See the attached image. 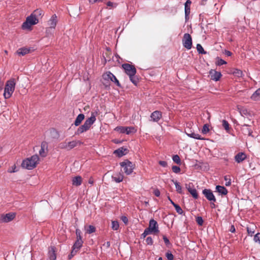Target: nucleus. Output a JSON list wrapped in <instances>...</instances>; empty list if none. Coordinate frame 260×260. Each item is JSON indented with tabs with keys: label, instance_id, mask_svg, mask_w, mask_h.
Here are the masks:
<instances>
[{
	"label": "nucleus",
	"instance_id": "nucleus-1",
	"mask_svg": "<svg viewBox=\"0 0 260 260\" xmlns=\"http://www.w3.org/2000/svg\"><path fill=\"white\" fill-rule=\"evenodd\" d=\"M15 85L16 82L14 79H11L6 82L4 93L5 99H9L12 96L14 91Z\"/></svg>",
	"mask_w": 260,
	"mask_h": 260
},
{
	"label": "nucleus",
	"instance_id": "nucleus-2",
	"mask_svg": "<svg viewBox=\"0 0 260 260\" xmlns=\"http://www.w3.org/2000/svg\"><path fill=\"white\" fill-rule=\"evenodd\" d=\"M39 160L38 155H34L30 158H27L22 161L21 166L28 170H32L36 167Z\"/></svg>",
	"mask_w": 260,
	"mask_h": 260
},
{
	"label": "nucleus",
	"instance_id": "nucleus-3",
	"mask_svg": "<svg viewBox=\"0 0 260 260\" xmlns=\"http://www.w3.org/2000/svg\"><path fill=\"white\" fill-rule=\"evenodd\" d=\"M39 22L38 18H36L35 14L32 13L26 18L25 22L22 25L23 29H29L32 25H35Z\"/></svg>",
	"mask_w": 260,
	"mask_h": 260
},
{
	"label": "nucleus",
	"instance_id": "nucleus-4",
	"mask_svg": "<svg viewBox=\"0 0 260 260\" xmlns=\"http://www.w3.org/2000/svg\"><path fill=\"white\" fill-rule=\"evenodd\" d=\"M121 167L124 168V171L126 175H130L133 172L134 169V165L128 160H126L120 162Z\"/></svg>",
	"mask_w": 260,
	"mask_h": 260
},
{
	"label": "nucleus",
	"instance_id": "nucleus-5",
	"mask_svg": "<svg viewBox=\"0 0 260 260\" xmlns=\"http://www.w3.org/2000/svg\"><path fill=\"white\" fill-rule=\"evenodd\" d=\"M115 131L120 133L126 134L127 135L134 134L137 131L135 128L133 126H117L115 128Z\"/></svg>",
	"mask_w": 260,
	"mask_h": 260
},
{
	"label": "nucleus",
	"instance_id": "nucleus-6",
	"mask_svg": "<svg viewBox=\"0 0 260 260\" xmlns=\"http://www.w3.org/2000/svg\"><path fill=\"white\" fill-rule=\"evenodd\" d=\"M16 217L15 212H9L0 215V222L7 223L12 221Z\"/></svg>",
	"mask_w": 260,
	"mask_h": 260
},
{
	"label": "nucleus",
	"instance_id": "nucleus-7",
	"mask_svg": "<svg viewBox=\"0 0 260 260\" xmlns=\"http://www.w3.org/2000/svg\"><path fill=\"white\" fill-rule=\"evenodd\" d=\"M183 46L188 50H189L192 47V38L191 36L187 33L184 35L182 39Z\"/></svg>",
	"mask_w": 260,
	"mask_h": 260
},
{
	"label": "nucleus",
	"instance_id": "nucleus-8",
	"mask_svg": "<svg viewBox=\"0 0 260 260\" xmlns=\"http://www.w3.org/2000/svg\"><path fill=\"white\" fill-rule=\"evenodd\" d=\"M103 78L105 81H111L115 83L118 86H120L119 81L116 77L110 72H107L104 74L103 75Z\"/></svg>",
	"mask_w": 260,
	"mask_h": 260
},
{
	"label": "nucleus",
	"instance_id": "nucleus-9",
	"mask_svg": "<svg viewBox=\"0 0 260 260\" xmlns=\"http://www.w3.org/2000/svg\"><path fill=\"white\" fill-rule=\"evenodd\" d=\"M146 229L151 233L156 234L159 232L157 222L154 219L149 221V226Z\"/></svg>",
	"mask_w": 260,
	"mask_h": 260
},
{
	"label": "nucleus",
	"instance_id": "nucleus-10",
	"mask_svg": "<svg viewBox=\"0 0 260 260\" xmlns=\"http://www.w3.org/2000/svg\"><path fill=\"white\" fill-rule=\"evenodd\" d=\"M122 68L127 75H135L136 74V70L133 66L128 63H125L122 64Z\"/></svg>",
	"mask_w": 260,
	"mask_h": 260
},
{
	"label": "nucleus",
	"instance_id": "nucleus-11",
	"mask_svg": "<svg viewBox=\"0 0 260 260\" xmlns=\"http://www.w3.org/2000/svg\"><path fill=\"white\" fill-rule=\"evenodd\" d=\"M203 194L205 196L206 199L213 203H215L216 201L215 196H214L212 191L209 189H205L203 190ZM214 206V204L213 203Z\"/></svg>",
	"mask_w": 260,
	"mask_h": 260
},
{
	"label": "nucleus",
	"instance_id": "nucleus-12",
	"mask_svg": "<svg viewBox=\"0 0 260 260\" xmlns=\"http://www.w3.org/2000/svg\"><path fill=\"white\" fill-rule=\"evenodd\" d=\"M209 75L210 76V79L215 81H218L221 77V74L220 72H217L213 70H211L210 71Z\"/></svg>",
	"mask_w": 260,
	"mask_h": 260
},
{
	"label": "nucleus",
	"instance_id": "nucleus-13",
	"mask_svg": "<svg viewBox=\"0 0 260 260\" xmlns=\"http://www.w3.org/2000/svg\"><path fill=\"white\" fill-rule=\"evenodd\" d=\"M90 125H89L87 122L85 121L84 122V124L80 126L77 129V131L76 132V135H79L80 134H82L85 132H86L88 131L90 127Z\"/></svg>",
	"mask_w": 260,
	"mask_h": 260
},
{
	"label": "nucleus",
	"instance_id": "nucleus-14",
	"mask_svg": "<svg viewBox=\"0 0 260 260\" xmlns=\"http://www.w3.org/2000/svg\"><path fill=\"white\" fill-rule=\"evenodd\" d=\"M246 154L244 152H239L235 156V160L237 163H241L246 158Z\"/></svg>",
	"mask_w": 260,
	"mask_h": 260
},
{
	"label": "nucleus",
	"instance_id": "nucleus-15",
	"mask_svg": "<svg viewBox=\"0 0 260 260\" xmlns=\"http://www.w3.org/2000/svg\"><path fill=\"white\" fill-rule=\"evenodd\" d=\"M48 148V143L43 141L41 143V149L39 150V154L42 157H45L46 155V152Z\"/></svg>",
	"mask_w": 260,
	"mask_h": 260
},
{
	"label": "nucleus",
	"instance_id": "nucleus-16",
	"mask_svg": "<svg viewBox=\"0 0 260 260\" xmlns=\"http://www.w3.org/2000/svg\"><path fill=\"white\" fill-rule=\"evenodd\" d=\"M161 113L158 111H155L151 113L150 117L154 122H157L161 117Z\"/></svg>",
	"mask_w": 260,
	"mask_h": 260
},
{
	"label": "nucleus",
	"instance_id": "nucleus-17",
	"mask_svg": "<svg viewBox=\"0 0 260 260\" xmlns=\"http://www.w3.org/2000/svg\"><path fill=\"white\" fill-rule=\"evenodd\" d=\"M57 23V16L56 15H53L52 16L51 18L48 21V25L49 26V27H50L51 29H55V27Z\"/></svg>",
	"mask_w": 260,
	"mask_h": 260
},
{
	"label": "nucleus",
	"instance_id": "nucleus-18",
	"mask_svg": "<svg viewBox=\"0 0 260 260\" xmlns=\"http://www.w3.org/2000/svg\"><path fill=\"white\" fill-rule=\"evenodd\" d=\"M82 182V178L80 176H77L72 179V184L74 186H80Z\"/></svg>",
	"mask_w": 260,
	"mask_h": 260
},
{
	"label": "nucleus",
	"instance_id": "nucleus-19",
	"mask_svg": "<svg viewBox=\"0 0 260 260\" xmlns=\"http://www.w3.org/2000/svg\"><path fill=\"white\" fill-rule=\"evenodd\" d=\"M113 181L116 183H119L122 181L123 179V176L120 173L116 174L112 176Z\"/></svg>",
	"mask_w": 260,
	"mask_h": 260
},
{
	"label": "nucleus",
	"instance_id": "nucleus-20",
	"mask_svg": "<svg viewBox=\"0 0 260 260\" xmlns=\"http://www.w3.org/2000/svg\"><path fill=\"white\" fill-rule=\"evenodd\" d=\"M216 189L219 194L221 195H226L228 193V190L225 187L220 185H217Z\"/></svg>",
	"mask_w": 260,
	"mask_h": 260
},
{
	"label": "nucleus",
	"instance_id": "nucleus-21",
	"mask_svg": "<svg viewBox=\"0 0 260 260\" xmlns=\"http://www.w3.org/2000/svg\"><path fill=\"white\" fill-rule=\"evenodd\" d=\"M29 52H30V49L29 48L23 47V48H19L17 51V53L19 55L23 56L26 54H28V53H29Z\"/></svg>",
	"mask_w": 260,
	"mask_h": 260
},
{
	"label": "nucleus",
	"instance_id": "nucleus-22",
	"mask_svg": "<svg viewBox=\"0 0 260 260\" xmlns=\"http://www.w3.org/2000/svg\"><path fill=\"white\" fill-rule=\"evenodd\" d=\"M251 99L255 101L260 100V88L257 89L251 96Z\"/></svg>",
	"mask_w": 260,
	"mask_h": 260
},
{
	"label": "nucleus",
	"instance_id": "nucleus-23",
	"mask_svg": "<svg viewBox=\"0 0 260 260\" xmlns=\"http://www.w3.org/2000/svg\"><path fill=\"white\" fill-rule=\"evenodd\" d=\"M84 117H85L84 115L83 114H79L75 120L74 124L76 126L79 125L80 124V123H81V122L84 119Z\"/></svg>",
	"mask_w": 260,
	"mask_h": 260
},
{
	"label": "nucleus",
	"instance_id": "nucleus-24",
	"mask_svg": "<svg viewBox=\"0 0 260 260\" xmlns=\"http://www.w3.org/2000/svg\"><path fill=\"white\" fill-rule=\"evenodd\" d=\"M127 149L123 148H119L114 151V153L119 157H121L126 153Z\"/></svg>",
	"mask_w": 260,
	"mask_h": 260
},
{
	"label": "nucleus",
	"instance_id": "nucleus-25",
	"mask_svg": "<svg viewBox=\"0 0 260 260\" xmlns=\"http://www.w3.org/2000/svg\"><path fill=\"white\" fill-rule=\"evenodd\" d=\"M242 130L243 131V133L246 134L248 135L249 136H252V131L251 129L248 126L247 124H244L243 126Z\"/></svg>",
	"mask_w": 260,
	"mask_h": 260
},
{
	"label": "nucleus",
	"instance_id": "nucleus-26",
	"mask_svg": "<svg viewBox=\"0 0 260 260\" xmlns=\"http://www.w3.org/2000/svg\"><path fill=\"white\" fill-rule=\"evenodd\" d=\"M187 190L193 198L194 199H197L198 198V194L196 188L194 187H191L189 185V187H187Z\"/></svg>",
	"mask_w": 260,
	"mask_h": 260
},
{
	"label": "nucleus",
	"instance_id": "nucleus-27",
	"mask_svg": "<svg viewBox=\"0 0 260 260\" xmlns=\"http://www.w3.org/2000/svg\"><path fill=\"white\" fill-rule=\"evenodd\" d=\"M95 115L94 113H92L91 116L87 118L85 120V122H87L89 125L91 126V125L95 122Z\"/></svg>",
	"mask_w": 260,
	"mask_h": 260
},
{
	"label": "nucleus",
	"instance_id": "nucleus-28",
	"mask_svg": "<svg viewBox=\"0 0 260 260\" xmlns=\"http://www.w3.org/2000/svg\"><path fill=\"white\" fill-rule=\"evenodd\" d=\"M83 241L82 240L77 239L74 243L73 248L78 250L82 246Z\"/></svg>",
	"mask_w": 260,
	"mask_h": 260
},
{
	"label": "nucleus",
	"instance_id": "nucleus-29",
	"mask_svg": "<svg viewBox=\"0 0 260 260\" xmlns=\"http://www.w3.org/2000/svg\"><path fill=\"white\" fill-rule=\"evenodd\" d=\"M54 248L52 247H51V249L49 251V257L50 260H55L56 256Z\"/></svg>",
	"mask_w": 260,
	"mask_h": 260
},
{
	"label": "nucleus",
	"instance_id": "nucleus-30",
	"mask_svg": "<svg viewBox=\"0 0 260 260\" xmlns=\"http://www.w3.org/2000/svg\"><path fill=\"white\" fill-rule=\"evenodd\" d=\"M186 135L192 138L198 139V140H203L204 139L201 137V136L199 134H196L194 133H188L186 132H185Z\"/></svg>",
	"mask_w": 260,
	"mask_h": 260
},
{
	"label": "nucleus",
	"instance_id": "nucleus-31",
	"mask_svg": "<svg viewBox=\"0 0 260 260\" xmlns=\"http://www.w3.org/2000/svg\"><path fill=\"white\" fill-rule=\"evenodd\" d=\"M85 229L86 230V233L89 234L93 233L95 232V228L92 225H89L88 226H85Z\"/></svg>",
	"mask_w": 260,
	"mask_h": 260
},
{
	"label": "nucleus",
	"instance_id": "nucleus-32",
	"mask_svg": "<svg viewBox=\"0 0 260 260\" xmlns=\"http://www.w3.org/2000/svg\"><path fill=\"white\" fill-rule=\"evenodd\" d=\"M81 143L80 141H73L68 142V149H71L76 147L78 144H80Z\"/></svg>",
	"mask_w": 260,
	"mask_h": 260
},
{
	"label": "nucleus",
	"instance_id": "nucleus-33",
	"mask_svg": "<svg viewBox=\"0 0 260 260\" xmlns=\"http://www.w3.org/2000/svg\"><path fill=\"white\" fill-rule=\"evenodd\" d=\"M172 182H173V183L175 185L176 191L179 193H182V187L180 185L179 183L177 181H174V180H172Z\"/></svg>",
	"mask_w": 260,
	"mask_h": 260
},
{
	"label": "nucleus",
	"instance_id": "nucleus-34",
	"mask_svg": "<svg viewBox=\"0 0 260 260\" xmlns=\"http://www.w3.org/2000/svg\"><path fill=\"white\" fill-rule=\"evenodd\" d=\"M190 13V6H185V18L186 21L189 18V15Z\"/></svg>",
	"mask_w": 260,
	"mask_h": 260
},
{
	"label": "nucleus",
	"instance_id": "nucleus-35",
	"mask_svg": "<svg viewBox=\"0 0 260 260\" xmlns=\"http://www.w3.org/2000/svg\"><path fill=\"white\" fill-rule=\"evenodd\" d=\"M33 14H35V16H36V18H38V19H39V17H41V16L43 14V11L41 10L37 9L35 10L33 13Z\"/></svg>",
	"mask_w": 260,
	"mask_h": 260
},
{
	"label": "nucleus",
	"instance_id": "nucleus-36",
	"mask_svg": "<svg viewBox=\"0 0 260 260\" xmlns=\"http://www.w3.org/2000/svg\"><path fill=\"white\" fill-rule=\"evenodd\" d=\"M119 227V223L117 221H113L112 222V229L114 231H117Z\"/></svg>",
	"mask_w": 260,
	"mask_h": 260
},
{
	"label": "nucleus",
	"instance_id": "nucleus-37",
	"mask_svg": "<svg viewBox=\"0 0 260 260\" xmlns=\"http://www.w3.org/2000/svg\"><path fill=\"white\" fill-rule=\"evenodd\" d=\"M129 79L131 82L134 83L135 85H136L138 82V78L135 75H130L129 76Z\"/></svg>",
	"mask_w": 260,
	"mask_h": 260
},
{
	"label": "nucleus",
	"instance_id": "nucleus-38",
	"mask_svg": "<svg viewBox=\"0 0 260 260\" xmlns=\"http://www.w3.org/2000/svg\"><path fill=\"white\" fill-rule=\"evenodd\" d=\"M233 74L238 77H240L242 76V74H243V73L240 70H238V69H234L233 72Z\"/></svg>",
	"mask_w": 260,
	"mask_h": 260
},
{
	"label": "nucleus",
	"instance_id": "nucleus-39",
	"mask_svg": "<svg viewBox=\"0 0 260 260\" xmlns=\"http://www.w3.org/2000/svg\"><path fill=\"white\" fill-rule=\"evenodd\" d=\"M197 49L199 53L201 54H206V52L204 51L203 47L200 44H198L197 45Z\"/></svg>",
	"mask_w": 260,
	"mask_h": 260
},
{
	"label": "nucleus",
	"instance_id": "nucleus-40",
	"mask_svg": "<svg viewBox=\"0 0 260 260\" xmlns=\"http://www.w3.org/2000/svg\"><path fill=\"white\" fill-rule=\"evenodd\" d=\"M209 132V125L207 124H204L202 130V133L203 134H206Z\"/></svg>",
	"mask_w": 260,
	"mask_h": 260
},
{
	"label": "nucleus",
	"instance_id": "nucleus-41",
	"mask_svg": "<svg viewBox=\"0 0 260 260\" xmlns=\"http://www.w3.org/2000/svg\"><path fill=\"white\" fill-rule=\"evenodd\" d=\"M173 160L177 164H180L181 160L179 156L178 155H174L172 157Z\"/></svg>",
	"mask_w": 260,
	"mask_h": 260
},
{
	"label": "nucleus",
	"instance_id": "nucleus-42",
	"mask_svg": "<svg viewBox=\"0 0 260 260\" xmlns=\"http://www.w3.org/2000/svg\"><path fill=\"white\" fill-rule=\"evenodd\" d=\"M224 179L225 181V185L227 186L231 185V180L230 179V177L229 176H225L224 177Z\"/></svg>",
	"mask_w": 260,
	"mask_h": 260
},
{
	"label": "nucleus",
	"instance_id": "nucleus-43",
	"mask_svg": "<svg viewBox=\"0 0 260 260\" xmlns=\"http://www.w3.org/2000/svg\"><path fill=\"white\" fill-rule=\"evenodd\" d=\"M174 207H175L176 212L178 214H182L183 213V211L182 209L178 205L174 204Z\"/></svg>",
	"mask_w": 260,
	"mask_h": 260
},
{
	"label": "nucleus",
	"instance_id": "nucleus-44",
	"mask_svg": "<svg viewBox=\"0 0 260 260\" xmlns=\"http://www.w3.org/2000/svg\"><path fill=\"white\" fill-rule=\"evenodd\" d=\"M222 126L226 131L229 130V124L228 122L225 120H222Z\"/></svg>",
	"mask_w": 260,
	"mask_h": 260
},
{
	"label": "nucleus",
	"instance_id": "nucleus-45",
	"mask_svg": "<svg viewBox=\"0 0 260 260\" xmlns=\"http://www.w3.org/2000/svg\"><path fill=\"white\" fill-rule=\"evenodd\" d=\"M17 172L16 170V166L15 165H13L11 167H10L8 170V172L12 173Z\"/></svg>",
	"mask_w": 260,
	"mask_h": 260
},
{
	"label": "nucleus",
	"instance_id": "nucleus-46",
	"mask_svg": "<svg viewBox=\"0 0 260 260\" xmlns=\"http://www.w3.org/2000/svg\"><path fill=\"white\" fill-rule=\"evenodd\" d=\"M196 222L199 225H202L203 224V219L202 217L198 216L196 218Z\"/></svg>",
	"mask_w": 260,
	"mask_h": 260
},
{
	"label": "nucleus",
	"instance_id": "nucleus-47",
	"mask_svg": "<svg viewBox=\"0 0 260 260\" xmlns=\"http://www.w3.org/2000/svg\"><path fill=\"white\" fill-rule=\"evenodd\" d=\"M76 235L77 236V239L82 240L81 232L79 229L76 230Z\"/></svg>",
	"mask_w": 260,
	"mask_h": 260
},
{
	"label": "nucleus",
	"instance_id": "nucleus-48",
	"mask_svg": "<svg viewBox=\"0 0 260 260\" xmlns=\"http://www.w3.org/2000/svg\"><path fill=\"white\" fill-rule=\"evenodd\" d=\"M166 256L168 260H173L174 255L170 252H167L166 254Z\"/></svg>",
	"mask_w": 260,
	"mask_h": 260
},
{
	"label": "nucleus",
	"instance_id": "nucleus-49",
	"mask_svg": "<svg viewBox=\"0 0 260 260\" xmlns=\"http://www.w3.org/2000/svg\"><path fill=\"white\" fill-rule=\"evenodd\" d=\"M59 147L61 149H68V143L63 142L59 144Z\"/></svg>",
	"mask_w": 260,
	"mask_h": 260
},
{
	"label": "nucleus",
	"instance_id": "nucleus-50",
	"mask_svg": "<svg viewBox=\"0 0 260 260\" xmlns=\"http://www.w3.org/2000/svg\"><path fill=\"white\" fill-rule=\"evenodd\" d=\"M172 171L175 173H179L180 172V167L177 166H173L172 168Z\"/></svg>",
	"mask_w": 260,
	"mask_h": 260
},
{
	"label": "nucleus",
	"instance_id": "nucleus-51",
	"mask_svg": "<svg viewBox=\"0 0 260 260\" xmlns=\"http://www.w3.org/2000/svg\"><path fill=\"white\" fill-rule=\"evenodd\" d=\"M254 241L260 244V233H257L254 237Z\"/></svg>",
	"mask_w": 260,
	"mask_h": 260
},
{
	"label": "nucleus",
	"instance_id": "nucleus-52",
	"mask_svg": "<svg viewBox=\"0 0 260 260\" xmlns=\"http://www.w3.org/2000/svg\"><path fill=\"white\" fill-rule=\"evenodd\" d=\"M54 31L53 29H51L50 27H48L46 28V33L47 36L49 37V36L51 35L53 33V31Z\"/></svg>",
	"mask_w": 260,
	"mask_h": 260
},
{
	"label": "nucleus",
	"instance_id": "nucleus-53",
	"mask_svg": "<svg viewBox=\"0 0 260 260\" xmlns=\"http://www.w3.org/2000/svg\"><path fill=\"white\" fill-rule=\"evenodd\" d=\"M77 250L73 248L71 254L69 255V259H71L77 253Z\"/></svg>",
	"mask_w": 260,
	"mask_h": 260
},
{
	"label": "nucleus",
	"instance_id": "nucleus-54",
	"mask_svg": "<svg viewBox=\"0 0 260 260\" xmlns=\"http://www.w3.org/2000/svg\"><path fill=\"white\" fill-rule=\"evenodd\" d=\"M151 234L146 229L141 236V238L144 239L148 235Z\"/></svg>",
	"mask_w": 260,
	"mask_h": 260
},
{
	"label": "nucleus",
	"instance_id": "nucleus-55",
	"mask_svg": "<svg viewBox=\"0 0 260 260\" xmlns=\"http://www.w3.org/2000/svg\"><path fill=\"white\" fill-rule=\"evenodd\" d=\"M146 242L148 245H152L153 241L152 238L151 237H148L146 239Z\"/></svg>",
	"mask_w": 260,
	"mask_h": 260
},
{
	"label": "nucleus",
	"instance_id": "nucleus-56",
	"mask_svg": "<svg viewBox=\"0 0 260 260\" xmlns=\"http://www.w3.org/2000/svg\"><path fill=\"white\" fill-rule=\"evenodd\" d=\"M226 63V62L225 61H224V60H223L222 59H219V58L218 59V60L217 62V64L218 66H221L223 64H225Z\"/></svg>",
	"mask_w": 260,
	"mask_h": 260
},
{
	"label": "nucleus",
	"instance_id": "nucleus-57",
	"mask_svg": "<svg viewBox=\"0 0 260 260\" xmlns=\"http://www.w3.org/2000/svg\"><path fill=\"white\" fill-rule=\"evenodd\" d=\"M163 240L164 241V242L165 243L166 245L167 246H168L170 244V242L169 241V240L167 238V237L165 236H163Z\"/></svg>",
	"mask_w": 260,
	"mask_h": 260
},
{
	"label": "nucleus",
	"instance_id": "nucleus-58",
	"mask_svg": "<svg viewBox=\"0 0 260 260\" xmlns=\"http://www.w3.org/2000/svg\"><path fill=\"white\" fill-rule=\"evenodd\" d=\"M107 6L108 7H110L111 8H115L116 7V5L112 2H108L107 3Z\"/></svg>",
	"mask_w": 260,
	"mask_h": 260
},
{
	"label": "nucleus",
	"instance_id": "nucleus-59",
	"mask_svg": "<svg viewBox=\"0 0 260 260\" xmlns=\"http://www.w3.org/2000/svg\"><path fill=\"white\" fill-rule=\"evenodd\" d=\"M158 163L163 167H166L167 166V162L166 161L160 160Z\"/></svg>",
	"mask_w": 260,
	"mask_h": 260
},
{
	"label": "nucleus",
	"instance_id": "nucleus-60",
	"mask_svg": "<svg viewBox=\"0 0 260 260\" xmlns=\"http://www.w3.org/2000/svg\"><path fill=\"white\" fill-rule=\"evenodd\" d=\"M121 219L125 224H126L127 223V222H128V219L125 216H122L121 217Z\"/></svg>",
	"mask_w": 260,
	"mask_h": 260
},
{
	"label": "nucleus",
	"instance_id": "nucleus-61",
	"mask_svg": "<svg viewBox=\"0 0 260 260\" xmlns=\"http://www.w3.org/2000/svg\"><path fill=\"white\" fill-rule=\"evenodd\" d=\"M154 194L156 197H159L160 196V191L158 189H156L154 190Z\"/></svg>",
	"mask_w": 260,
	"mask_h": 260
},
{
	"label": "nucleus",
	"instance_id": "nucleus-62",
	"mask_svg": "<svg viewBox=\"0 0 260 260\" xmlns=\"http://www.w3.org/2000/svg\"><path fill=\"white\" fill-rule=\"evenodd\" d=\"M103 246L106 247L107 248H108L110 246V242L109 241H107L103 244Z\"/></svg>",
	"mask_w": 260,
	"mask_h": 260
},
{
	"label": "nucleus",
	"instance_id": "nucleus-63",
	"mask_svg": "<svg viewBox=\"0 0 260 260\" xmlns=\"http://www.w3.org/2000/svg\"><path fill=\"white\" fill-rule=\"evenodd\" d=\"M247 232L249 234V235L252 236L253 234L254 233V231H251L250 228H247Z\"/></svg>",
	"mask_w": 260,
	"mask_h": 260
},
{
	"label": "nucleus",
	"instance_id": "nucleus-64",
	"mask_svg": "<svg viewBox=\"0 0 260 260\" xmlns=\"http://www.w3.org/2000/svg\"><path fill=\"white\" fill-rule=\"evenodd\" d=\"M235 231H236V230H235V228L234 225H232L231 226L230 231L232 233H234L235 232Z\"/></svg>",
	"mask_w": 260,
	"mask_h": 260
}]
</instances>
